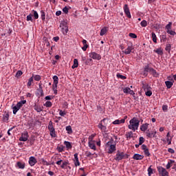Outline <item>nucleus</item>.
I'll list each match as a JSON object with an SVG mask.
<instances>
[{"instance_id":"59","label":"nucleus","mask_w":176,"mask_h":176,"mask_svg":"<svg viewBox=\"0 0 176 176\" xmlns=\"http://www.w3.org/2000/svg\"><path fill=\"white\" fill-rule=\"evenodd\" d=\"M59 115L60 116H65V115H67V113H65V111H63V110H60Z\"/></svg>"},{"instance_id":"34","label":"nucleus","mask_w":176,"mask_h":176,"mask_svg":"<svg viewBox=\"0 0 176 176\" xmlns=\"http://www.w3.org/2000/svg\"><path fill=\"white\" fill-rule=\"evenodd\" d=\"M38 91L41 96V97H43V89H42V85H39V89H38Z\"/></svg>"},{"instance_id":"52","label":"nucleus","mask_w":176,"mask_h":176,"mask_svg":"<svg viewBox=\"0 0 176 176\" xmlns=\"http://www.w3.org/2000/svg\"><path fill=\"white\" fill-rule=\"evenodd\" d=\"M130 88L129 87H126L123 89V92L125 94H129V91H130Z\"/></svg>"},{"instance_id":"33","label":"nucleus","mask_w":176,"mask_h":176,"mask_svg":"<svg viewBox=\"0 0 176 176\" xmlns=\"http://www.w3.org/2000/svg\"><path fill=\"white\" fill-rule=\"evenodd\" d=\"M69 164V162L68 161H64L63 164L60 165L61 168H65Z\"/></svg>"},{"instance_id":"53","label":"nucleus","mask_w":176,"mask_h":176,"mask_svg":"<svg viewBox=\"0 0 176 176\" xmlns=\"http://www.w3.org/2000/svg\"><path fill=\"white\" fill-rule=\"evenodd\" d=\"M23 75V72L21 70H19L16 74V77L19 78V76H21Z\"/></svg>"},{"instance_id":"45","label":"nucleus","mask_w":176,"mask_h":176,"mask_svg":"<svg viewBox=\"0 0 176 176\" xmlns=\"http://www.w3.org/2000/svg\"><path fill=\"white\" fill-rule=\"evenodd\" d=\"M41 160L44 166H50V164L47 161L45 160V159L41 158Z\"/></svg>"},{"instance_id":"5","label":"nucleus","mask_w":176,"mask_h":176,"mask_svg":"<svg viewBox=\"0 0 176 176\" xmlns=\"http://www.w3.org/2000/svg\"><path fill=\"white\" fill-rule=\"evenodd\" d=\"M105 120H108V118H104L98 125V129H100L101 131H103V133H107V126L105 125H102V123H104Z\"/></svg>"},{"instance_id":"30","label":"nucleus","mask_w":176,"mask_h":176,"mask_svg":"<svg viewBox=\"0 0 176 176\" xmlns=\"http://www.w3.org/2000/svg\"><path fill=\"white\" fill-rule=\"evenodd\" d=\"M48 130L49 131H52V130H55L54 129V126H53V122L50 121L49 124H48Z\"/></svg>"},{"instance_id":"16","label":"nucleus","mask_w":176,"mask_h":176,"mask_svg":"<svg viewBox=\"0 0 176 176\" xmlns=\"http://www.w3.org/2000/svg\"><path fill=\"white\" fill-rule=\"evenodd\" d=\"M82 45L83 47H82V50H83V52H86V50H87V48L89 47V45H87V41H86L85 39L82 40Z\"/></svg>"},{"instance_id":"1","label":"nucleus","mask_w":176,"mask_h":176,"mask_svg":"<svg viewBox=\"0 0 176 176\" xmlns=\"http://www.w3.org/2000/svg\"><path fill=\"white\" fill-rule=\"evenodd\" d=\"M129 123L130 124L128 125L129 130H133V131L138 130V127H140V121L137 118H133V119L129 121Z\"/></svg>"},{"instance_id":"11","label":"nucleus","mask_w":176,"mask_h":176,"mask_svg":"<svg viewBox=\"0 0 176 176\" xmlns=\"http://www.w3.org/2000/svg\"><path fill=\"white\" fill-rule=\"evenodd\" d=\"M28 132H24L21 134V136L19 138V141H23V142H25V141H28Z\"/></svg>"},{"instance_id":"46","label":"nucleus","mask_w":176,"mask_h":176,"mask_svg":"<svg viewBox=\"0 0 176 176\" xmlns=\"http://www.w3.org/2000/svg\"><path fill=\"white\" fill-rule=\"evenodd\" d=\"M145 95L147 96V97H151V96H152V91H151V89L145 91Z\"/></svg>"},{"instance_id":"37","label":"nucleus","mask_w":176,"mask_h":176,"mask_svg":"<svg viewBox=\"0 0 176 176\" xmlns=\"http://www.w3.org/2000/svg\"><path fill=\"white\" fill-rule=\"evenodd\" d=\"M3 122H8V120H9V113H7L3 115Z\"/></svg>"},{"instance_id":"57","label":"nucleus","mask_w":176,"mask_h":176,"mask_svg":"<svg viewBox=\"0 0 176 176\" xmlns=\"http://www.w3.org/2000/svg\"><path fill=\"white\" fill-rule=\"evenodd\" d=\"M41 19L43 21H45V13L43 12V10H41Z\"/></svg>"},{"instance_id":"10","label":"nucleus","mask_w":176,"mask_h":176,"mask_svg":"<svg viewBox=\"0 0 176 176\" xmlns=\"http://www.w3.org/2000/svg\"><path fill=\"white\" fill-rule=\"evenodd\" d=\"M153 69V68L152 67H149V65H146L145 67H144V72H143V75L144 76H148V72H152V70Z\"/></svg>"},{"instance_id":"9","label":"nucleus","mask_w":176,"mask_h":176,"mask_svg":"<svg viewBox=\"0 0 176 176\" xmlns=\"http://www.w3.org/2000/svg\"><path fill=\"white\" fill-rule=\"evenodd\" d=\"M36 163H38V161L36 160V158H35V157L34 156L30 157L29 164L31 167H34V166L36 164Z\"/></svg>"},{"instance_id":"40","label":"nucleus","mask_w":176,"mask_h":176,"mask_svg":"<svg viewBox=\"0 0 176 176\" xmlns=\"http://www.w3.org/2000/svg\"><path fill=\"white\" fill-rule=\"evenodd\" d=\"M152 166H150V167L148 168L147 171H148V176H151L152 174H153V169H152Z\"/></svg>"},{"instance_id":"64","label":"nucleus","mask_w":176,"mask_h":176,"mask_svg":"<svg viewBox=\"0 0 176 176\" xmlns=\"http://www.w3.org/2000/svg\"><path fill=\"white\" fill-rule=\"evenodd\" d=\"M74 166L76 167H78V166H80V162H79V160H78V161L74 160Z\"/></svg>"},{"instance_id":"36","label":"nucleus","mask_w":176,"mask_h":176,"mask_svg":"<svg viewBox=\"0 0 176 176\" xmlns=\"http://www.w3.org/2000/svg\"><path fill=\"white\" fill-rule=\"evenodd\" d=\"M155 53H157L160 56H162L163 54V50H162V48H158L157 50H154Z\"/></svg>"},{"instance_id":"44","label":"nucleus","mask_w":176,"mask_h":176,"mask_svg":"<svg viewBox=\"0 0 176 176\" xmlns=\"http://www.w3.org/2000/svg\"><path fill=\"white\" fill-rule=\"evenodd\" d=\"M32 82H34V76H32L31 78H29L28 82V87H30V86H31Z\"/></svg>"},{"instance_id":"8","label":"nucleus","mask_w":176,"mask_h":176,"mask_svg":"<svg viewBox=\"0 0 176 176\" xmlns=\"http://www.w3.org/2000/svg\"><path fill=\"white\" fill-rule=\"evenodd\" d=\"M124 12L126 16L128 17V19H131V14L130 13V9L129 8V6L127 4H125L124 6Z\"/></svg>"},{"instance_id":"3","label":"nucleus","mask_w":176,"mask_h":176,"mask_svg":"<svg viewBox=\"0 0 176 176\" xmlns=\"http://www.w3.org/2000/svg\"><path fill=\"white\" fill-rule=\"evenodd\" d=\"M124 157H127V154L124 153L123 152L118 151L116 155V157L114 159L117 162H120V160H123Z\"/></svg>"},{"instance_id":"21","label":"nucleus","mask_w":176,"mask_h":176,"mask_svg":"<svg viewBox=\"0 0 176 176\" xmlns=\"http://www.w3.org/2000/svg\"><path fill=\"white\" fill-rule=\"evenodd\" d=\"M64 145H65L67 149H72V144L70 142L65 141Z\"/></svg>"},{"instance_id":"60","label":"nucleus","mask_w":176,"mask_h":176,"mask_svg":"<svg viewBox=\"0 0 176 176\" xmlns=\"http://www.w3.org/2000/svg\"><path fill=\"white\" fill-rule=\"evenodd\" d=\"M151 74L153 76H157V72L155 70V69H153V70H151Z\"/></svg>"},{"instance_id":"35","label":"nucleus","mask_w":176,"mask_h":176,"mask_svg":"<svg viewBox=\"0 0 176 176\" xmlns=\"http://www.w3.org/2000/svg\"><path fill=\"white\" fill-rule=\"evenodd\" d=\"M53 105V103H52V102L50 101H47L45 104H44V107H46V108H51V107Z\"/></svg>"},{"instance_id":"26","label":"nucleus","mask_w":176,"mask_h":176,"mask_svg":"<svg viewBox=\"0 0 176 176\" xmlns=\"http://www.w3.org/2000/svg\"><path fill=\"white\" fill-rule=\"evenodd\" d=\"M79 65V63L78 62V59L75 58L74 60V65H72V68L73 69H75V68H78V66Z\"/></svg>"},{"instance_id":"24","label":"nucleus","mask_w":176,"mask_h":176,"mask_svg":"<svg viewBox=\"0 0 176 176\" xmlns=\"http://www.w3.org/2000/svg\"><path fill=\"white\" fill-rule=\"evenodd\" d=\"M107 32H108V29H107V28H103L100 30V36H104V35H105Z\"/></svg>"},{"instance_id":"50","label":"nucleus","mask_w":176,"mask_h":176,"mask_svg":"<svg viewBox=\"0 0 176 176\" xmlns=\"http://www.w3.org/2000/svg\"><path fill=\"white\" fill-rule=\"evenodd\" d=\"M140 25H142V27H146V25H148V22H146V20H143V21L140 23Z\"/></svg>"},{"instance_id":"15","label":"nucleus","mask_w":176,"mask_h":176,"mask_svg":"<svg viewBox=\"0 0 176 176\" xmlns=\"http://www.w3.org/2000/svg\"><path fill=\"white\" fill-rule=\"evenodd\" d=\"M133 159H134V160H142V159H144V155L141 154H134Z\"/></svg>"},{"instance_id":"31","label":"nucleus","mask_w":176,"mask_h":176,"mask_svg":"<svg viewBox=\"0 0 176 176\" xmlns=\"http://www.w3.org/2000/svg\"><path fill=\"white\" fill-rule=\"evenodd\" d=\"M165 85L167 89H171V87H173V82L171 81H166Z\"/></svg>"},{"instance_id":"22","label":"nucleus","mask_w":176,"mask_h":176,"mask_svg":"<svg viewBox=\"0 0 176 176\" xmlns=\"http://www.w3.org/2000/svg\"><path fill=\"white\" fill-rule=\"evenodd\" d=\"M174 163H175V161L174 160H169V162H168V164H166V170H168V168H171L173 166V164H174Z\"/></svg>"},{"instance_id":"13","label":"nucleus","mask_w":176,"mask_h":176,"mask_svg":"<svg viewBox=\"0 0 176 176\" xmlns=\"http://www.w3.org/2000/svg\"><path fill=\"white\" fill-rule=\"evenodd\" d=\"M133 50H134V47H133V45H129L127 48L124 50V54H130V53H131Z\"/></svg>"},{"instance_id":"47","label":"nucleus","mask_w":176,"mask_h":176,"mask_svg":"<svg viewBox=\"0 0 176 176\" xmlns=\"http://www.w3.org/2000/svg\"><path fill=\"white\" fill-rule=\"evenodd\" d=\"M145 142V139H144V137H140L139 138V145H142Z\"/></svg>"},{"instance_id":"28","label":"nucleus","mask_w":176,"mask_h":176,"mask_svg":"<svg viewBox=\"0 0 176 176\" xmlns=\"http://www.w3.org/2000/svg\"><path fill=\"white\" fill-rule=\"evenodd\" d=\"M50 134L52 138H56V137H57V135L56 134V129L50 131Z\"/></svg>"},{"instance_id":"56","label":"nucleus","mask_w":176,"mask_h":176,"mask_svg":"<svg viewBox=\"0 0 176 176\" xmlns=\"http://www.w3.org/2000/svg\"><path fill=\"white\" fill-rule=\"evenodd\" d=\"M129 36L131 38H133V39L137 38V34H134V33H129Z\"/></svg>"},{"instance_id":"55","label":"nucleus","mask_w":176,"mask_h":176,"mask_svg":"<svg viewBox=\"0 0 176 176\" xmlns=\"http://www.w3.org/2000/svg\"><path fill=\"white\" fill-rule=\"evenodd\" d=\"M117 78H119L120 79H126V77L125 76L121 75L120 74H117Z\"/></svg>"},{"instance_id":"14","label":"nucleus","mask_w":176,"mask_h":176,"mask_svg":"<svg viewBox=\"0 0 176 176\" xmlns=\"http://www.w3.org/2000/svg\"><path fill=\"white\" fill-rule=\"evenodd\" d=\"M126 138L127 141H130L131 138H134V135L133 133V131L126 132L125 134Z\"/></svg>"},{"instance_id":"19","label":"nucleus","mask_w":176,"mask_h":176,"mask_svg":"<svg viewBox=\"0 0 176 176\" xmlns=\"http://www.w3.org/2000/svg\"><path fill=\"white\" fill-rule=\"evenodd\" d=\"M142 89L144 91H146L148 90H151V87L147 83L142 82Z\"/></svg>"},{"instance_id":"32","label":"nucleus","mask_w":176,"mask_h":176,"mask_svg":"<svg viewBox=\"0 0 176 176\" xmlns=\"http://www.w3.org/2000/svg\"><path fill=\"white\" fill-rule=\"evenodd\" d=\"M34 80H36V82H39V80H41L42 79V77L40 75H35L34 76V74L32 75Z\"/></svg>"},{"instance_id":"7","label":"nucleus","mask_w":176,"mask_h":176,"mask_svg":"<svg viewBox=\"0 0 176 176\" xmlns=\"http://www.w3.org/2000/svg\"><path fill=\"white\" fill-rule=\"evenodd\" d=\"M89 57L93 58V60H100L101 58V55L100 54H97V52H91L89 53Z\"/></svg>"},{"instance_id":"42","label":"nucleus","mask_w":176,"mask_h":176,"mask_svg":"<svg viewBox=\"0 0 176 176\" xmlns=\"http://www.w3.org/2000/svg\"><path fill=\"white\" fill-rule=\"evenodd\" d=\"M62 32L63 35H67V34H68V26L66 28H62Z\"/></svg>"},{"instance_id":"12","label":"nucleus","mask_w":176,"mask_h":176,"mask_svg":"<svg viewBox=\"0 0 176 176\" xmlns=\"http://www.w3.org/2000/svg\"><path fill=\"white\" fill-rule=\"evenodd\" d=\"M142 151H144L146 156H151V153H149V150L148 149V147H146V145L142 144Z\"/></svg>"},{"instance_id":"41","label":"nucleus","mask_w":176,"mask_h":176,"mask_svg":"<svg viewBox=\"0 0 176 176\" xmlns=\"http://www.w3.org/2000/svg\"><path fill=\"white\" fill-rule=\"evenodd\" d=\"M13 109V113L14 115H16L17 113V111L20 109L19 107H17L16 104L12 107Z\"/></svg>"},{"instance_id":"51","label":"nucleus","mask_w":176,"mask_h":176,"mask_svg":"<svg viewBox=\"0 0 176 176\" xmlns=\"http://www.w3.org/2000/svg\"><path fill=\"white\" fill-rule=\"evenodd\" d=\"M167 34H169L170 35H176V32L173 30H166Z\"/></svg>"},{"instance_id":"6","label":"nucleus","mask_w":176,"mask_h":176,"mask_svg":"<svg viewBox=\"0 0 176 176\" xmlns=\"http://www.w3.org/2000/svg\"><path fill=\"white\" fill-rule=\"evenodd\" d=\"M156 131H150L149 129H148L146 131V135L147 137V138H156Z\"/></svg>"},{"instance_id":"18","label":"nucleus","mask_w":176,"mask_h":176,"mask_svg":"<svg viewBox=\"0 0 176 176\" xmlns=\"http://www.w3.org/2000/svg\"><path fill=\"white\" fill-rule=\"evenodd\" d=\"M88 144L89 148H91V149L96 151V144H94V142L89 140L88 142Z\"/></svg>"},{"instance_id":"49","label":"nucleus","mask_w":176,"mask_h":176,"mask_svg":"<svg viewBox=\"0 0 176 176\" xmlns=\"http://www.w3.org/2000/svg\"><path fill=\"white\" fill-rule=\"evenodd\" d=\"M33 15L34 19L36 20L39 18V15L38 14V12H36V10H33Z\"/></svg>"},{"instance_id":"43","label":"nucleus","mask_w":176,"mask_h":176,"mask_svg":"<svg viewBox=\"0 0 176 176\" xmlns=\"http://www.w3.org/2000/svg\"><path fill=\"white\" fill-rule=\"evenodd\" d=\"M56 149L59 153L64 152V146H57Z\"/></svg>"},{"instance_id":"29","label":"nucleus","mask_w":176,"mask_h":176,"mask_svg":"<svg viewBox=\"0 0 176 176\" xmlns=\"http://www.w3.org/2000/svg\"><path fill=\"white\" fill-rule=\"evenodd\" d=\"M34 110L36 111V112H42V111H43V107L41 106L35 105Z\"/></svg>"},{"instance_id":"61","label":"nucleus","mask_w":176,"mask_h":176,"mask_svg":"<svg viewBox=\"0 0 176 176\" xmlns=\"http://www.w3.org/2000/svg\"><path fill=\"white\" fill-rule=\"evenodd\" d=\"M91 155H93V154L90 151L85 152V156H87V157H91Z\"/></svg>"},{"instance_id":"25","label":"nucleus","mask_w":176,"mask_h":176,"mask_svg":"<svg viewBox=\"0 0 176 176\" xmlns=\"http://www.w3.org/2000/svg\"><path fill=\"white\" fill-rule=\"evenodd\" d=\"M151 38H152L153 42H154V43H157V37L156 36V34H155V32H152Z\"/></svg>"},{"instance_id":"63","label":"nucleus","mask_w":176,"mask_h":176,"mask_svg":"<svg viewBox=\"0 0 176 176\" xmlns=\"http://www.w3.org/2000/svg\"><path fill=\"white\" fill-rule=\"evenodd\" d=\"M63 12H64V13H65V14H68V7L65 6L63 9Z\"/></svg>"},{"instance_id":"48","label":"nucleus","mask_w":176,"mask_h":176,"mask_svg":"<svg viewBox=\"0 0 176 176\" xmlns=\"http://www.w3.org/2000/svg\"><path fill=\"white\" fill-rule=\"evenodd\" d=\"M171 25H173V23L169 22L168 24L166 26V30H167V31H170L171 30Z\"/></svg>"},{"instance_id":"58","label":"nucleus","mask_w":176,"mask_h":176,"mask_svg":"<svg viewBox=\"0 0 176 176\" xmlns=\"http://www.w3.org/2000/svg\"><path fill=\"white\" fill-rule=\"evenodd\" d=\"M66 131L69 133H72V127L71 126H66Z\"/></svg>"},{"instance_id":"62","label":"nucleus","mask_w":176,"mask_h":176,"mask_svg":"<svg viewBox=\"0 0 176 176\" xmlns=\"http://www.w3.org/2000/svg\"><path fill=\"white\" fill-rule=\"evenodd\" d=\"M168 109V106H167V105L162 106V110L164 111V112H167Z\"/></svg>"},{"instance_id":"39","label":"nucleus","mask_w":176,"mask_h":176,"mask_svg":"<svg viewBox=\"0 0 176 176\" xmlns=\"http://www.w3.org/2000/svg\"><path fill=\"white\" fill-rule=\"evenodd\" d=\"M165 50L170 53V52H171V44H166V46L165 47Z\"/></svg>"},{"instance_id":"2","label":"nucleus","mask_w":176,"mask_h":176,"mask_svg":"<svg viewBox=\"0 0 176 176\" xmlns=\"http://www.w3.org/2000/svg\"><path fill=\"white\" fill-rule=\"evenodd\" d=\"M113 144V140H111V141H109L106 144L107 148H109L108 153L112 154L116 151V144Z\"/></svg>"},{"instance_id":"38","label":"nucleus","mask_w":176,"mask_h":176,"mask_svg":"<svg viewBox=\"0 0 176 176\" xmlns=\"http://www.w3.org/2000/svg\"><path fill=\"white\" fill-rule=\"evenodd\" d=\"M53 80L54 85H58V77L57 76H53Z\"/></svg>"},{"instance_id":"54","label":"nucleus","mask_w":176,"mask_h":176,"mask_svg":"<svg viewBox=\"0 0 176 176\" xmlns=\"http://www.w3.org/2000/svg\"><path fill=\"white\" fill-rule=\"evenodd\" d=\"M53 98H54V96H47L45 98V100H47V101H50V100H53Z\"/></svg>"},{"instance_id":"20","label":"nucleus","mask_w":176,"mask_h":176,"mask_svg":"<svg viewBox=\"0 0 176 176\" xmlns=\"http://www.w3.org/2000/svg\"><path fill=\"white\" fill-rule=\"evenodd\" d=\"M148 126H149V124H148V123L142 124L140 126L141 131H146V130H148Z\"/></svg>"},{"instance_id":"27","label":"nucleus","mask_w":176,"mask_h":176,"mask_svg":"<svg viewBox=\"0 0 176 176\" xmlns=\"http://www.w3.org/2000/svg\"><path fill=\"white\" fill-rule=\"evenodd\" d=\"M67 27H68V24L67 23V22H65V21H61L60 28L63 29Z\"/></svg>"},{"instance_id":"4","label":"nucleus","mask_w":176,"mask_h":176,"mask_svg":"<svg viewBox=\"0 0 176 176\" xmlns=\"http://www.w3.org/2000/svg\"><path fill=\"white\" fill-rule=\"evenodd\" d=\"M157 171L161 176H168V171L166 170V168H163V166H157Z\"/></svg>"},{"instance_id":"17","label":"nucleus","mask_w":176,"mask_h":176,"mask_svg":"<svg viewBox=\"0 0 176 176\" xmlns=\"http://www.w3.org/2000/svg\"><path fill=\"white\" fill-rule=\"evenodd\" d=\"M16 166L19 168H21V170H24L25 168V163L18 162H16Z\"/></svg>"},{"instance_id":"23","label":"nucleus","mask_w":176,"mask_h":176,"mask_svg":"<svg viewBox=\"0 0 176 176\" xmlns=\"http://www.w3.org/2000/svg\"><path fill=\"white\" fill-rule=\"evenodd\" d=\"M26 102H27V100H21L16 104V106L20 109V108H21V107H23V105H24V104H25Z\"/></svg>"}]
</instances>
